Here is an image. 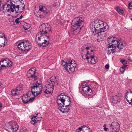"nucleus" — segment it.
Masks as SVG:
<instances>
[{
  "instance_id": "a19ab883",
  "label": "nucleus",
  "mask_w": 132,
  "mask_h": 132,
  "mask_svg": "<svg viewBox=\"0 0 132 132\" xmlns=\"http://www.w3.org/2000/svg\"><path fill=\"white\" fill-rule=\"evenodd\" d=\"M129 93V92H127L126 93V94H127V95L126 96H125V98H126V101H127L129 103V102H130V101L128 100V99H127V95L128 94V93Z\"/></svg>"
},
{
  "instance_id": "7ed1b4c3",
  "label": "nucleus",
  "mask_w": 132,
  "mask_h": 132,
  "mask_svg": "<svg viewBox=\"0 0 132 132\" xmlns=\"http://www.w3.org/2000/svg\"><path fill=\"white\" fill-rule=\"evenodd\" d=\"M62 64L65 70L70 73L73 72L75 71V67H76V64L73 60H70L67 62H64V61H62Z\"/></svg>"
},
{
  "instance_id": "ea45409f",
  "label": "nucleus",
  "mask_w": 132,
  "mask_h": 132,
  "mask_svg": "<svg viewBox=\"0 0 132 132\" xmlns=\"http://www.w3.org/2000/svg\"><path fill=\"white\" fill-rule=\"evenodd\" d=\"M82 89H84V88H85L86 87H87L88 86L85 83H84L82 84Z\"/></svg>"
},
{
  "instance_id": "49530a36",
  "label": "nucleus",
  "mask_w": 132,
  "mask_h": 132,
  "mask_svg": "<svg viewBox=\"0 0 132 132\" xmlns=\"http://www.w3.org/2000/svg\"><path fill=\"white\" fill-rule=\"evenodd\" d=\"M2 108V105L1 102H0V111Z\"/></svg>"
},
{
  "instance_id": "a18cd8bd",
  "label": "nucleus",
  "mask_w": 132,
  "mask_h": 132,
  "mask_svg": "<svg viewBox=\"0 0 132 132\" xmlns=\"http://www.w3.org/2000/svg\"><path fill=\"white\" fill-rule=\"evenodd\" d=\"M57 3H54L52 4L53 6L54 7H55L57 5Z\"/></svg>"
},
{
  "instance_id": "7c9ffc66",
  "label": "nucleus",
  "mask_w": 132,
  "mask_h": 132,
  "mask_svg": "<svg viewBox=\"0 0 132 132\" xmlns=\"http://www.w3.org/2000/svg\"><path fill=\"white\" fill-rule=\"evenodd\" d=\"M23 22L24 23V26L23 28L24 29H25L26 30H28V29L30 27V24H29L27 22L23 21Z\"/></svg>"
},
{
  "instance_id": "bb28decb",
  "label": "nucleus",
  "mask_w": 132,
  "mask_h": 132,
  "mask_svg": "<svg viewBox=\"0 0 132 132\" xmlns=\"http://www.w3.org/2000/svg\"><path fill=\"white\" fill-rule=\"evenodd\" d=\"M22 42L24 43L26 45V49L28 50V49H30L31 48V45L30 44V42L28 40H23Z\"/></svg>"
},
{
  "instance_id": "f3484780",
  "label": "nucleus",
  "mask_w": 132,
  "mask_h": 132,
  "mask_svg": "<svg viewBox=\"0 0 132 132\" xmlns=\"http://www.w3.org/2000/svg\"><path fill=\"white\" fill-rule=\"evenodd\" d=\"M91 129L85 125L81 126L77 129L76 132H91Z\"/></svg>"
},
{
  "instance_id": "423d86ee",
  "label": "nucleus",
  "mask_w": 132,
  "mask_h": 132,
  "mask_svg": "<svg viewBox=\"0 0 132 132\" xmlns=\"http://www.w3.org/2000/svg\"><path fill=\"white\" fill-rule=\"evenodd\" d=\"M10 3L11 7L14 9L15 11L19 10L20 8L23 10L25 6L22 0H8L7 1Z\"/></svg>"
},
{
  "instance_id": "3c124183",
  "label": "nucleus",
  "mask_w": 132,
  "mask_h": 132,
  "mask_svg": "<svg viewBox=\"0 0 132 132\" xmlns=\"http://www.w3.org/2000/svg\"><path fill=\"white\" fill-rule=\"evenodd\" d=\"M23 17V16L22 15H21V16H20L19 17V19H21Z\"/></svg>"
},
{
  "instance_id": "4468645a",
  "label": "nucleus",
  "mask_w": 132,
  "mask_h": 132,
  "mask_svg": "<svg viewBox=\"0 0 132 132\" xmlns=\"http://www.w3.org/2000/svg\"><path fill=\"white\" fill-rule=\"evenodd\" d=\"M110 127L112 132H117L119 130L120 125L117 122L114 121L110 125Z\"/></svg>"
},
{
  "instance_id": "58836bf2",
  "label": "nucleus",
  "mask_w": 132,
  "mask_h": 132,
  "mask_svg": "<svg viewBox=\"0 0 132 132\" xmlns=\"http://www.w3.org/2000/svg\"><path fill=\"white\" fill-rule=\"evenodd\" d=\"M20 132H28V131L27 129L24 128L21 130Z\"/></svg>"
},
{
  "instance_id": "2eb2a0df",
  "label": "nucleus",
  "mask_w": 132,
  "mask_h": 132,
  "mask_svg": "<svg viewBox=\"0 0 132 132\" xmlns=\"http://www.w3.org/2000/svg\"><path fill=\"white\" fill-rule=\"evenodd\" d=\"M108 40L109 44H111V45H116V43H118L120 42V40L118 39L111 36L108 38Z\"/></svg>"
},
{
  "instance_id": "603ef678",
  "label": "nucleus",
  "mask_w": 132,
  "mask_h": 132,
  "mask_svg": "<svg viewBox=\"0 0 132 132\" xmlns=\"http://www.w3.org/2000/svg\"><path fill=\"white\" fill-rule=\"evenodd\" d=\"M129 18L132 21V16H130Z\"/></svg>"
},
{
  "instance_id": "864d4df0",
  "label": "nucleus",
  "mask_w": 132,
  "mask_h": 132,
  "mask_svg": "<svg viewBox=\"0 0 132 132\" xmlns=\"http://www.w3.org/2000/svg\"><path fill=\"white\" fill-rule=\"evenodd\" d=\"M91 52H92L93 51V50H90Z\"/></svg>"
},
{
  "instance_id": "412c9836",
  "label": "nucleus",
  "mask_w": 132,
  "mask_h": 132,
  "mask_svg": "<svg viewBox=\"0 0 132 132\" xmlns=\"http://www.w3.org/2000/svg\"><path fill=\"white\" fill-rule=\"evenodd\" d=\"M39 11L41 12L40 13H43L42 14L43 15H44L45 16L47 13L48 12L46 7L45 6L43 5L39 6Z\"/></svg>"
},
{
  "instance_id": "5fc2aeb1",
  "label": "nucleus",
  "mask_w": 132,
  "mask_h": 132,
  "mask_svg": "<svg viewBox=\"0 0 132 132\" xmlns=\"http://www.w3.org/2000/svg\"><path fill=\"white\" fill-rule=\"evenodd\" d=\"M130 93H131L132 94V91H130Z\"/></svg>"
},
{
  "instance_id": "6e6552de",
  "label": "nucleus",
  "mask_w": 132,
  "mask_h": 132,
  "mask_svg": "<svg viewBox=\"0 0 132 132\" xmlns=\"http://www.w3.org/2000/svg\"><path fill=\"white\" fill-rule=\"evenodd\" d=\"M121 93L119 92H118L111 97L110 100V102L113 104H118L121 102Z\"/></svg>"
},
{
  "instance_id": "8fccbe9b",
  "label": "nucleus",
  "mask_w": 132,
  "mask_h": 132,
  "mask_svg": "<svg viewBox=\"0 0 132 132\" xmlns=\"http://www.w3.org/2000/svg\"><path fill=\"white\" fill-rule=\"evenodd\" d=\"M108 129V128H106L105 127L104 128V130L105 131H107Z\"/></svg>"
},
{
  "instance_id": "de8ad7c7",
  "label": "nucleus",
  "mask_w": 132,
  "mask_h": 132,
  "mask_svg": "<svg viewBox=\"0 0 132 132\" xmlns=\"http://www.w3.org/2000/svg\"><path fill=\"white\" fill-rule=\"evenodd\" d=\"M1 65L2 64H1L0 63V71L1 69L4 68H3V67H2V65Z\"/></svg>"
},
{
  "instance_id": "37998d69",
  "label": "nucleus",
  "mask_w": 132,
  "mask_h": 132,
  "mask_svg": "<svg viewBox=\"0 0 132 132\" xmlns=\"http://www.w3.org/2000/svg\"><path fill=\"white\" fill-rule=\"evenodd\" d=\"M15 21L16 23H18L20 22L19 18H17L16 20H15Z\"/></svg>"
},
{
  "instance_id": "72a5a7b5",
  "label": "nucleus",
  "mask_w": 132,
  "mask_h": 132,
  "mask_svg": "<svg viewBox=\"0 0 132 132\" xmlns=\"http://www.w3.org/2000/svg\"><path fill=\"white\" fill-rule=\"evenodd\" d=\"M91 47V46H88L86 47L84 49L82 50L81 51L82 52H87V51H88V50H89L90 48Z\"/></svg>"
},
{
  "instance_id": "09e8293b",
  "label": "nucleus",
  "mask_w": 132,
  "mask_h": 132,
  "mask_svg": "<svg viewBox=\"0 0 132 132\" xmlns=\"http://www.w3.org/2000/svg\"><path fill=\"white\" fill-rule=\"evenodd\" d=\"M129 104L132 105V98L131 99V100L130 101V102H129Z\"/></svg>"
},
{
  "instance_id": "1a4fd4ad",
  "label": "nucleus",
  "mask_w": 132,
  "mask_h": 132,
  "mask_svg": "<svg viewBox=\"0 0 132 132\" xmlns=\"http://www.w3.org/2000/svg\"><path fill=\"white\" fill-rule=\"evenodd\" d=\"M36 68L35 67L31 68L27 72V76L28 78H31L32 79L34 78L35 80L37 79L38 76V73L35 72Z\"/></svg>"
},
{
  "instance_id": "473e14b6",
  "label": "nucleus",
  "mask_w": 132,
  "mask_h": 132,
  "mask_svg": "<svg viewBox=\"0 0 132 132\" xmlns=\"http://www.w3.org/2000/svg\"><path fill=\"white\" fill-rule=\"evenodd\" d=\"M116 10L120 14H122L123 12V11L121 8L119 6H117Z\"/></svg>"
},
{
  "instance_id": "2f4dec72",
  "label": "nucleus",
  "mask_w": 132,
  "mask_h": 132,
  "mask_svg": "<svg viewBox=\"0 0 132 132\" xmlns=\"http://www.w3.org/2000/svg\"><path fill=\"white\" fill-rule=\"evenodd\" d=\"M40 13L39 12H35V14L36 16L37 17L40 18H43L45 16L44 15H43V14Z\"/></svg>"
},
{
  "instance_id": "4d7b16f0",
  "label": "nucleus",
  "mask_w": 132,
  "mask_h": 132,
  "mask_svg": "<svg viewBox=\"0 0 132 132\" xmlns=\"http://www.w3.org/2000/svg\"><path fill=\"white\" fill-rule=\"evenodd\" d=\"M12 22H14V21L13 20V21Z\"/></svg>"
},
{
  "instance_id": "20e7f679",
  "label": "nucleus",
  "mask_w": 132,
  "mask_h": 132,
  "mask_svg": "<svg viewBox=\"0 0 132 132\" xmlns=\"http://www.w3.org/2000/svg\"><path fill=\"white\" fill-rule=\"evenodd\" d=\"M43 89V86L42 85L38 83V81L33 84V86L31 88L32 95L34 96H36L42 93Z\"/></svg>"
},
{
  "instance_id": "393cba45",
  "label": "nucleus",
  "mask_w": 132,
  "mask_h": 132,
  "mask_svg": "<svg viewBox=\"0 0 132 132\" xmlns=\"http://www.w3.org/2000/svg\"><path fill=\"white\" fill-rule=\"evenodd\" d=\"M126 45V44L124 42H121V43L120 40V42L118 43H116V47L120 49H122Z\"/></svg>"
},
{
  "instance_id": "4c0bfd02",
  "label": "nucleus",
  "mask_w": 132,
  "mask_h": 132,
  "mask_svg": "<svg viewBox=\"0 0 132 132\" xmlns=\"http://www.w3.org/2000/svg\"><path fill=\"white\" fill-rule=\"evenodd\" d=\"M3 38L4 39L6 40V37H5V35L4 34L1 33L0 32V38Z\"/></svg>"
},
{
  "instance_id": "b1692460",
  "label": "nucleus",
  "mask_w": 132,
  "mask_h": 132,
  "mask_svg": "<svg viewBox=\"0 0 132 132\" xmlns=\"http://www.w3.org/2000/svg\"><path fill=\"white\" fill-rule=\"evenodd\" d=\"M31 117V120L30 121L31 124L34 125L39 121L38 120V117H37L36 115H32Z\"/></svg>"
},
{
  "instance_id": "a211bd4d",
  "label": "nucleus",
  "mask_w": 132,
  "mask_h": 132,
  "mask_svg": "<svg viewBox=\"0 0 132 132\" xmlns=\"http://www.w3.org/2000/svg\"><path fill=\"white\" fill-rule=\"evenodd\" d=\"M68 106L61 104L59 106L58 109L62 113L68 112L70 110V108L68 107Z\"/></svg>"
},
{
  "instance_id": "e433bc0d",
  "label": "nucleus",
  "mask_w": 132,
  "mask_h": 132,
  "mask_svg": "<svg viewBox=\"0 0 132 132\" xmlns=\"http://www.w3.org/2000/svg\"><path fill=\"white\" fill-rule=\"evenodd\" d=\"M78 29H75V30H73V34L74 35H76L78 34L79 32V31H78Z\"/></svg>"
},
{
  "instance_id": "6ab92c4d",
  "label": "nucleus",
  "mask_w": 132,
  "mask_h": 132,
  "mask_svg": "<svg viewBox=\"0 0 132 132\" xmlns=\"http://www.w3.org/2000/svg\"><path fill=\"white\" fill-rule=\"evenodd\" d=\"M45 88V90L44 91V93L46 94H52L54 88L51 86L49 84L46 85Z\"/></svg>"
},
{
  "instance_id": "c9c22d12",
  "label": "nucleus",
  "mask_w": 132,
  "mask_h": 132,
  "mask_svg": "<svg viewBox=\"0 0 132 132\" xmlns=\"http://www.w3.org/2000/svg\"><path fill=\"white\" fill-rule=\"evenodd\" d=\"M121 62H122L125 66H126V64L127 63V61L126 60H120Z\"/></svg>"
},
{
  "instance_id": "6e6d98bb",
  "label": "nucleus",
  "mask_w": 132,
  "mask_h": 132,
  "mask_svg": "<svg viewBox=\"0 0 132 132\" xmlns=\"http://www.w3.org/2000/svg\"><path fill=\"white\" fill-rule=\"evenodd\" d=\"M2 85V84L0 83V86H1Z\"/></svg>"
},
{
  "instance_id": "aec40b11",
  "label": "nucleus",
  "mask_w": 132,
  "mask_h": 132,
  "mask_svg": "<svg viewBox=\"0 0 132 132\" xmlns=\"http://www.w3.org/2000/svg\"><path fill=\"white\" fill-rule=\"evenodd\" d=\"M17 47L21 50L23 51L24 52H27L29 51L30 49H28V50L26 48V45L23 42H21L17 45Z\"/></svg>"
},
{
  "instance_id": "9b49d317",
  "label": "nucleus",
  "mask_w": 132,
  "mask_h": 132,
  "mask_svg": "<svg viewBox=\"0 0 132 132\" xmlns=\"http://www.w3.org/2000/svg\"><path fill=\"white\" fill-rule=\"evenodd\" d=\"M58 80L59 79L56 77L52 76L48 80V82L49 83L48 84L52 88H53L54 86H56L58 85L59 83L57 82Z\"/></svg>"
},
{
  "instance_id": "f704fd0d",
  "label": "nucleus",
  "mask_w": 132,
  "mask_h": 132,
  "mask_svg": "<svg viewBox=\"0 0 132 132\" xmlns=\"http://www.w3.org/2000/svg\"><path fill=\"white\" fill-rule=\"evenodd\" d=\"M126 67V66H123L121 68H120V72L121 73H123L124 72L125 69Z\"/></svg>"
},
{
  "instance_id": "9d476101",
  "label": "nucleus",
  "mask_w": 132,
  "mask_h": 132,
  "mask_svg": "<svg viewBox=\"0 0 132 132\" xmlns=\"http://www.w3.org/2000/svg\"><path fill=\"white\" fill-rule=\"evenodd\" d=\"M31 93L30 91H28L26 95H24L22 97V100L23 103H27L29 102H32L34 97H31Z\"/></svg>"
},
{
  "instance_id": "c756f323",
  "label": "nucleus",
  "mask_w": 132,
  "mask_h": 132,
  "mask_svg": "<svg viewBox=\"0 0 132 132\" xmlns=\"http://www.w3.org/2000/svg\"><path fill=\"white\" fill-rule=\"evenodd\" d=\"M97 35V37L98 38L96 39L97 40L98 42H99L101 40V39L103 38V37H105V35H103L102 34V33H98V34H96V35Z\"/></svg>"
},
{
  "instance_id": "5701e85b",
  "label": "nucleus",
  "mask_w": 132,
  "mask_h": 132,
  "mask_svg": "<svg viewBox=\"0 0 132 132\" xmlns=\"http://www.w3.org/2000/svg\"><path fill=\"white\" fill-rule=\"evenodd\" d=\"M82 90L85 94L88 95H90L92 94V90L89 86L82 89Z\"/></svg>"
},
{
  "instance_id": "dca6fc26",
  "label": "nucleus",
  "mask_w": 132,
  "mask_h": 132,
  "mask_svg": "<svg viewBox=\"0 0 132 132\" xmlns=\"http://www.w3.org/2000/svg\"><path fill=\"white\" fill-rule=\"evenodd\" d=\"M116 46L109 44V46L107 47L106 49V51L107 53V54L109 55L111 53H114L116 52H117L116 50Z\"/></svg>"
},
{
  "instance_id": "4be33fe9",
  "label": "nucleus",
  "mask_w": 132,
  "mask_h": 132,
  "mask_svg": "<svg viewBox=\"0 0 132 132\" xmlns=\"http://www.w3.org/2000/svg\"><path fill=\"white\" fill-rule=\"evenodd\" d=\"M90 63L94 64L96 63L97 60L96 57L92 55H90L88 61Z\"/></svg>"
},
{
  "instance_id": "f8f14e48",
  "label": "nucleus",
  "mask_w": 132,
  "mask_h": 132,
  "mask_svg": "<svg viewBox=\"0 0 132 132\" xmlns=\"http://www.w3.org/2000/svg\"><path fill=\"white\" fill-rule=\"evenodd\" d=\"M0 63L4 68H6L8 67L11 66L12 64V62L7 58L2 60L0 62Z\"/></svg>"
},
{
  "instance_id": "cd10ccee",
  "label": "nucleus",
  "mask_w": 132,
  "mask_h": 132,
  "mask_svg": "<svg viewBox=\"0 0 132 132\" xmlns=\"http://www.w3.org/2000/svg\"><path fill=\"white\" fill-rule=\"evenodd\" d=\"M89 51H87V53L85 54L84 53V52H82V57L84 60L87 59L88 60L90 56V54L89 53Z\"/></svg>"
},
{
  "instance_id": "c03bdc74",
  "label": "nucleus",
  "mask_w": 132,
  "mask_h": 132,
  "mask_svg": "<svg viewBox=\"0 0 132 132\" xmlns=\"http://www.w3.org/2000/svg\"><path fill=\"white\" fill-rule=\"evenodd\" d=\"M109 64H106L105 66V68L106 69H108L109 68Z\"/></svg>"
},
{
  "instance_id": "f03ea898",
  "label": "nucleus",
  "mask_w": 132,
  "mask_h": 132,
  "mask_svg": "<svg viewBox=\"0 0 132 132\" xmlns=\"http://www.w3.org/2000/svg\"><path fill=\"white\" fill-rule=\"evenodd\" d=\"M105 24H106V23H104L102 21H95L94 24V28H92V31L93 33L92 35H95L96 34L104 32L106 30V28L107 29L108 27V25L107 26H105L104 25H105Z\"/></svg>"
},
{
  "instance_id": "f257e3e1",
  "label": "nucleus",
  "mask_w": 132,
  "mask_h": 132,
  "mask_svg": "<svg viewBox=\"0 0 132 132\" xmlns=\"http://www.w3.org/2000/svg\"><path fill=\"white\" fill-rule=\"evenodd\" d=\"M40 31L37 35L36 42L40 46H47L49 44L50 39L47 34L51 32L50 25L47 23H44L39 27Z\"/></svg>"
},
{
  "instance_id": "a878e982",
  "label": "nucleus",
  "mask_w": 132,
  "mask_h": 132,
  "mask_svg": "<svg viewBox=\"0 0 132 132\" xmlns=\"http://www.w3.org/2000/svg\"><path fill=\"white\" fill-rule=\"evenodd\" d=\"M15 127L12 126L10 125L8 126V128L9 129H10L13 132H15L18 130V126L17 124L15 125Z\"/></svg>"
},
{
  "instance_id": "ddd939ff",
  "label": "nucleus",
  "mask_w": 132,
  "mask_h": 132,
  "mask_svg": "<svg viewBox=\"0 0 132 132\" xmlns=\"http://www.w3.org/2000/svg\"><path fill=\"white\" fill-rule=\"evenodd\" d=\"M22 85L18 86L15 89L11 91L12 95L13 96H18L22 93Z\"/></svg>"
},
{
  "instance_id": "79ce46f5",
  "label": "nucleus",
  "mask_w": 132,
  "mask_h": 132,
  "mask_svg": "<svg viewBox=\"0 0 132 132\" xmlns=\"http://www.w3.org/2000/svg\"><path fill=\"white\" fill-rule=\"evenodd\" d=\"M129 8L130 9H132V2H131L129 4Z\"/></svg>"
},
{
  "instance_id": "c85d7f7f",
  "label": "nucleus",
  "mask_w": 132,
  "mask_h": 132,
  "mask_svg": "<svg viewBox=\"0 0 132 132\" xmlns=\"http://www.w3.org/2000/svg\"><path fill=\"white\" fill-rule=\"evenodd\" d=\"M6 40L3 38H0V47H2L4 46L6 43H5Z\"/></svg>"
},
{
  "instance_id": "0eeeda50",
  "label": "nucleus",
  "mask_w": 132,
  "mask_h": 132,
  "mask_svg": "<svg viewBox=\"0 0 132 132\" xmlns=\"http://www.w3.org/2000/svg\"><path fill=\"white\" fill-rule=\"evenodd\" d=\"M84 19L81 17H75L72 20V25L80 30L84 24Z\"/></svg>"
},
{
  "instance_id": "39448f33",
  "label": "nucleus",
  "mask_w": 132,
  "mask_h": 132,
  "mask_svg": "<svg viewBox=\"0 0 132 132\" xmlns=\"http://www.w3.org/2000/svg\"><path fill=\"white\" fill-rule=\"evenodd\" d=\"M70 99L69 96L62 93L58 96L57 102L58 105L62 104L63 105L69 106L71 103Z\"/></svg>"
}]
</instances>
